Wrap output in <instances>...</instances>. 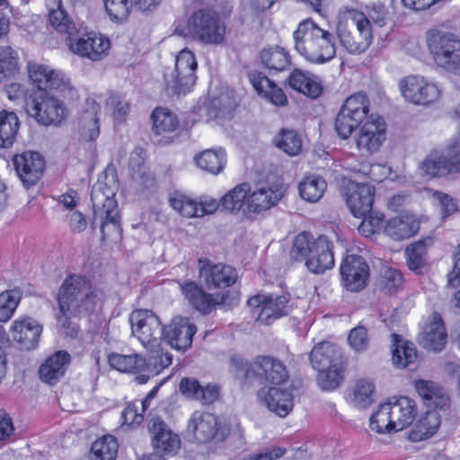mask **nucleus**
Returning a JSON list of instances; mask_svg holds the SVG:
<instances>
[{
    "mask_svg": "<svg viewBox=\"0 0 460 460\" xmlns=\"http://www.w3.org/2000/svg\"><path fill=\"white\" fill-rule=\"evenodd\" d=\"M295 49L312 64H325L336 55L334 35L322 29L313 19H305L293 32Z\"/></svg>",
    "mask_w": 460,
    "mask_h": 460,
    "instance_id": "obj_1",
    "label": "nucleus"
},
{
    "mask_svg": "<svg viewBox=\"0 0 460 460\" xmlns=\"http://www.w3.org/2000/svg\"><path fill=\"white\" fill-rule=\"evenodd\" d=\"M118 189L117 176L114 173L106 172L98 179L92 190L93 226H100L102 238L111 235L119 236L120 234L117 201L115 200Z\"/></svg>",
    "mask_w": 460,
    "mask_h": 460,
    "instance_id": "obj_2",
    "label": "nucleus"
},
{
    "mask_svg": "<svg viewBox=\"0 0 460 460\" xmlns=\"http://www.w3.org/2000/svg\"><path fill=\"white\" fill-rule=\"evenodd\" d=\"M97 300L95 291L85 278L79 275L67 277L58 296L60 311L58 316V324L66 329L72 315L93 310Z\"/></svg>",
    "mask_w": 460,
    "mask_h": 460,
    "instance_id": "obj_3",
    "label": "nucleus"
},
{
    "mask_svg": "<svg viewBox=\"0 0 460 460\" xmlns=\"http://www.w3.org/2000/svg\"><path fill=\"white\" fill-rule=\"evenodd\" d=\"M290 256L297 261H304L309 271L320 274L334 265L332 243L326 235L317 238L306 231L299 233L293 241Z\"/></svg>",
    "mask_w": 460,
    "mask_h": 460,
    "instance_id": "obj_4",
    "label": "nucleus"
},
{
    "mask_svg": "<svg viewBox=\"0 0 460 460\" xmlns=\"http://www.w3.org/2000/svg\"><path fill=\"white\" fill-rule=\"evenodd\" d=\"M175 32L205 45H222L226 41V25L218 13L211 9H199L187 20L183 28Z\"/></svg>",
    "mask_w": 460,
    "mask_h": 460,
    "instance_id": "obj_5",
    "label": "nucleus"
},
{
    "mask_svg": "<svg viewBox=\"0 0 460 460\" xmlns=\"http://www.w3.org/2000/svg\"><path fill=\"white\" fill-rule=\"evenodd\" d=\"M336 33L341 46L353 55L364 53L373 41L369 19L356 9L343 13Z\"/></svg>",
    "mask_w": 460,
    "mask_h": 460,
    "instance_id": "obj_6",
    "label": "nucleus"
},
{
    "mask_svg": "<svg viewBox=\"0 0 460 460\" xmlns=\"http://www.w3.org/2000/svg\"><path fill=\"white\" fill-rule=\"evenodd\" d=\"M428 49L441 69L460 75V39L450 31L430 30L427 32Z\"/></svg>",
    "mask_w": 460,
    "mask_h": 460,
    "instance_id": "obj_7",
    "label": "nucleus"
},
{
    "mask_svg": "<svg viewBox=\"0 0 460 460\" xmlns=\"http://www.w3.org/2000/svg\"><path fill=\"white\" fill-rule=\"evenodd\" d=\"M128 321L131 335L147 350H155L162 345L164 327L154 312L146 309L134 310Z\"/></svg>",
    "mask_w": 460,
    "mask_h": 460,
    "instance_id": "obj_8",
    "label": "nucleus"
},
{
    "mask_svg": "<svg viewBox=\"0 0 460 460\" xmlns=\"http://www.w3.org/2000/svg\"><path fill=\"white\" fill-rule=\"evenodd\" d=\"M369 105L363 93H354L345 100L335 120L336 131L341 138H349L358 125L367 119Z\"/></svg>",
    "mask_w": 460,
    "mask_h": 460,
    "instance_id": "obj_9",
    "label": "nucleus"
},
{
    "mask_svg": "<svg viewBox=\"0 0 460 460\" xmlns=\"http://www.w3.org/2000/svg\"><path fill=\"white\" fill-rule=\"evenodd\" d=\"M402 97L410 103L429 106L438 102L442 95L441 85L421 75H409L399 83Z\"/></svg>",
    "mask_w": 460,
    "mask_h": 460,
    "instance_id": "obj_10",
    "label": "nucleus"
},
{
    "mask_svg": "<svg viewBox=\"0 0 460 460\" xmlns=\"http://www.w3.org/2000/svg\"><path fill=\"white\" fill-rule=\"evenodd\" d=\"M198 63L195 55L188 49H183L175 57L174 70L164 74L167 89L173 93H186L195 84Z\"/></svg>",
    "mask_w": 460,
    "mask_h": 460,
    "instance_id": "obj_11",
    "label": "nucleus"
},
{
    "mask_svg": "<svg viewBox=\"0 0 460 460\" xmlns=\"http://www.w3.org/2000/svg\"><path fill=\"white\" fill-rule=\"evenodd\" d=\"M248 305L258 309L257 321L264 324H270L276 319L287 315L291 310L288 298L284 295L259 294L250 298Z\"/></svg>",
    "mask_w": 460,
    "mask_h": 460,
    "instance_id": "obj_12",
    "label": "nucleus"
},
{
    "mask_svg": "<svg viewBox=\"0 0 460 460\" xmlns=\"http://www.w3.org/2000/svg\"><path fill=\"white\" fill-rule=\"evenodd\" d=\"M386 138V124L383 117L370 114L356 136L358 149L374 154L380 149Z\"/></svg>",
    "mask_w": 460,
    "mask_h": 460,
    "instance_id": "obj_13",
    "label": "nucleus"
},
{
    "mask_svg": "<svg viewBox=\"0 0 460 460\" xmlns=\"http://www.w3.org/2000/svg\"><path fill=\"white\" fill-rule=\"evenodd\" d=\"M187 432L199 443L225 438L218 418L215 414L206 411H196L191 414L188 422Z\"/></svg>",
    "mask_w": 460,
    "mask_h": 460,
    "instance_id": "obj_14",
    "label": "nucleus"
},
{
    "mask_svg": "<svg viewBox=\"0 0 460 460\" xmlns=\"http://www.w3.org/2000/svg\"><path fill=\"white\" fill-rule=\"evenodd\" d=\"M30 114L44 126H60L66 119L68 111L61 101L44 95L34 101Z\"/></svg>",
    "mask_w": 460,
    "mask_h": 460,
    "instance_id": "obj_15",
    "label": "nucleus"
},
{
    "mask_svg": "<svg viewBox=\"0 0 460 460\" xmlns=\"http://www.w3.org/2000/svg\"><path fill=\"white\" fill-rule=\"evenodd\" d=\"M340 272L344 287L352 292L363 289L369 278V266L358 255H347L340 267Z\"/></svg>",
    "mask_w": 460,
    "mask_h": 460,
    "instance_id": "obj_16",
    "label": "nucleus"
},
{
    "mask_svg": "<svg viewBox=\"0 0 460 460\" xmlns=\"http://www.w3.org/2000/svg\"><path fill=\"white\" fill-rule=\"evenodd\" d=\"M13 162L17 175L26 188L35 185L43 175L45 160L37 152H24L16 155Z\"/></svg>",
    "mask_w": 460,
    "mask_h": 460,
    "instance_id": "obj_17",
    "label": "nucleus"
},
{
    "mask_svg": "<svg viewBox=\"0 0 460 460\" xmlns=\"http://www.w3.org/2000/svg\"><path fill=\"white\" fill-rule=\"evenodd\" d=\"M374 194L375 188L370 184H348L345 192L346 203L354 217L360 218L371 213Z\"/></svg>",
    "mask_w": 460,
    "mask_h": 460,
    "instance_id": "obj_18",
    "label": "nucleus"
},
{
    "mask_svg": "<svg viewBox=\"0 0 460 460\" xmlns=\"http://www.w3.org/2000/svg\"><path fill=\"white\" fill-rule=\"evenodd\" d=\"M10 332L21 349L31 350L38 346L42 326L35 319L22 316L13 322Z\"/></svg>",
    "mask_w": 460,
    "mask_h": 460,
    "instance_id": "obj_19",
    "label": "nucleus"
},
{
    "mask_svg": "<svg viewBox=\"0 0 460 460\" xmlns=\"http://www.w3.org/2000/svg\"><path fill=\"white\" fill-rule=\"evenodd\" d=\"M259 400L279 417H286L293 409L294 395L290 388L263 387L258 392Z\"/></svg>",
    "mask_w": 460,
    "mask_h": 460,
    "instance_id": "obj_20",
    "label": "nucleus"
},
{
    "mask_svg": "<svg viewBox=\"0 0 460 460\" xmlns=\"http://www.w3.org/2000/svg\"><path fill=\"white\" fill-rule=\"evenodd\" d=\"M171 207L179 214L186 217H201L216 212L220 205V200L205 197L199 202L182 194H176L170 199Z\"/></svg>",
    "mask_w": 460,
    "mask_h": 460,
    "instance_id": "obj_21",
    "label": "nucleus"
},
{
    "mask_svg": "<svg viewBox=\"0 0 460 460\" xmlns=\"http://www.w3.org/2000/svg\"><path fill=\"white\" fill-rule=\"evenodd\" d=\"M447 341V334L441 316L434 313L424 323L421 332L419 334L420 344L432 351H440Z\"/></svg>",
    "mask_w": 460,
    "mask_h": 460,
    "instance_id": "obj_22",
    "label": "nucleus"
},
{
    "mask_svg": "<svg viewBox=\"0 0 460 460\" xmlns=\"http://www.w3.org/2000/svg\"><path fill=\"white\" fill-rule=\"evenodd\" d=\"M195 332L196 327L188 318L175 317L164 327V339L172 348L185 350L191 345Z\"/></svg>",
    "mask_w": 460,
    "mask_h": 460,
    "instance_id": "obj_23",
    "label": "nucleus"
},
{
    "mask_svg": "<svg viewBox=\"0 0 460 460\" xmlns=\"http://www.w3.org/2000/svg\"><path fill=\"white\" fill-rule=\"evenodd\" d=\"M282 196L283 193L279 189L267 185L256 187L253 190L250 189L244 214L251 215L264 212L274 207Z\"/></svg>",
    "mask_w": 460,
    "mask_h": 460,
    "instance_id": "obj_24",
    "label": "nucleus"
},
{
    "mask_svg": "<svg viewBox=\"0 0 460 460\" xmlns=\"http://www.w3.org/2000/svg\"><path fill=\"white\" fill-rule=\"evenodd\" d=\"M70 49L77 55L92 60H99L107 54L110 41L101 34L90 32L78 38L75 42H71Z\"/></svg>",
    "mask_w": 460,
    "mask_h": 460,
    "instance_id": "obj_25",
    "label": "nucleus"
},
{
    "mask_svg": "<svg viewBox=\"0 0 460 460\" xmlns=\"http://www.w3.org/2000/svg\"><path fill=\"white\" fill-rule=\"evenodd\" d=\"M101 106L93 99L85 100L78 118V131L85 141H95L100 136Z\"/></svg>",
    "mask_w": 460,
    "mask_h": 460,
    "instance_id": "obj_26",
    "label": "nucleus"
},
{
    "mask_svg": "<svg viewBox=\"0 0 460 460\" xmlns=\"http://www.w3.org/2000/svg\"><path fill=\"white\" fill-rule=\"evenodd\" d=\"M200 279L208 288H226L235 283L236 270L229 265L206 262L199 269Z\"/></svg>",
    "mask_w": 460,
    "mask_h": 460,
    "instance_id": "obj_27",
    "label": "nucleus"
},
{
    "mask_svg": "<svg viewBox=\"0 0 460 460\" xmlns=\"http://www.w3.org/2000/svg\"><path fill=\"white\" fill-rule=\"evenodd\" d=\"M252 369L260 378L276 385H282L288 378L284 364L269 356L256 358L252 364Z\"/></svg>",
    "mask_w": 460,
    "mask_h": 460,
    "instance_id": "obj_28",
    "label": "nucleus"
},
{
    "mask_svg": "<svg viewBox=\"0 0 460 460\" xmlns=\"http://www.w3.org/2000/svg\"><path fill=\"white\" fill-rule=\"evenodd\" d=\"M148 429L152 434L153 446L156 449L174 454L180 448L181 441L178 435L173 433L161 418L153 417L149 420Z\"/></svg>",
    "mask_w": 460,
    "mask_h": 460,
    "instance_id": "obj_29",
    "label": "nucleus"
},
{
    "mask_svg": "<svg viewBox=\"0 0 460 460\" xmlns=\"http://www.w3.org/2000/svg\"><path fill=\"white\" fill-rule=\"evenodd\" d=\"M419 228L420 222L416 217L405 212L390 218L385 226V233L392 239L400 241L413 236Z\"/></svg>",
    "mask_w": 460,
    "mask_h": 460,
    "instance_id": "obj_30",
    "label": "nucleus"
},
{
    "mask_svg": "<svg viewBox=\"0 0 460 460\" xmlns=\"http://www.w3.org/2000/svg\"><path fill=\"white\" fill-rule=\"evenodd\" d=\"M389 411H391L394 432L401 431L410 426L416 415L417 408L413 400L402 396L389 400Z\"/></svg>",
    "mask_w": 460,
    "mask_h": 460,
    "instance_id": "obj_31",
    "label": "nucleus"
},
{
    "mask_svg": "<svg viewBox=\"0 0 460 460\" xmlns=\"http://www.w3.org/2000/svg\"><path fill=\"white\" fill-rule=\"evenodd\" d=\"M71 357L65 350H59L48 358L39 369L40 380L54 385L65 375Z\"/></svg>",
    "mask_w": 460,
    "mask_h": 460,
    "instance_id": "obj_32",
    "label": "nucleus"
},
{
    "mask_svg": "<svg viewBox=\"0 0 460 460\" xmlns=\"http://www.w3.org/2000/svg\"><path fill=\"white\" fill-rule=\"evenodd\" d=\"M249 79L258 94L269 100L276 106H285L288 98L282 89L278 87L271 80L261 72H251Z\"/></svg>",
    "mask_w": 460,
    "mask_h": 460,
    "instance_id": "obj_33",
    "label": "nucleus"
},
{
    "mask_svg": "<svg viewBox=\"0 0 460 460\" xmlns=\"http://www.w3.org/2000/svg\"><path fill=\"white\" fill-rule=\"evenodd\" d=\"M419 169L422 174L430 178L455 173L444 148L441 151H431L420 163Z\"/></svg>",
    "mask_w": 460,
    "mask_h": 460,
    "instance_id": "obj_34",
    "label": "nucleus"
},
{
    "mask_svg": "<svg viewBox=\"0 0 460 460\" xmlns=\"http://www.w3.org/2000/svg\"><path fill=\"white\" fill-rule=\"evenodd\" d=\"M181 287L185 298L200 313L207 314L217 304V301L210 294L204 292L195 282H185Z\"/></svg>",
    "mask_w": 460,
    "mask_h": 460,
    "instance_id": "obj_35",
    "label": "nucleus"
},
{
    "mask_svg": "<svg viewBox=\"0 0 460 460\" xmlns=\"http://www.w3.org/2000/svg\"><path fill=\"white\" fill-rule=\"evenodd\" d=\"M309 358L313 367L317 370L332 367L333 363H341V352L333 344L327 341L314 346Z\"/></svg>",
    "mask_w": 460,
    "mask_h": 460,
    "instance_id": "obj_36",
    "label": "nucleus"
},
{
    "mask_svg": "<svg viewBox=\"0 0 460 460\" xmlns=\"http://www.w3.org/2000/svg\"><path fill=\"white\" fill-rule=\"evenodd\" d=\"M288 84L293 89L310 98H317L323 90L316 76L298 69L290 74Z\"/></svg>",
    "mask_w": 460,
    "mask_h": 460,
    "instance_id": "obj_37",
    "label": "nucleus"
},
{
    "mask_svg": "<svg viewBox=\"0 0 460 460\" xmlns=\"http://www.w3.org/2000/svg\"><path fill=\"white\" fill-rule=\"evenodd\" d=\"M415 389L428 407L443 409L448 403V397L443 389L432 381L418 380Z\"/></svg>",
    "mask_w": 460,
    "mask_h": 460,
    "instance_id": "obj_38",
    "label": "nucleus"
},
{
    "mask_svg": "<svg viewBox=\"0 0 460 460\" xmlns=\"http://www.w3.org/2000/svg\"><path fill=\"white\" fill-rule=\"evenodd\" d=\"M392 360L395 367L405 368L414 363L417 350L413 343L402 339L398 334H392Z\"/></svg>",
    "mask_w": 460,
    "mask_h": 460,
    "instance_id": "obj_39",
    "label": "nucleus"
},
{
    "mask_svg": "<svg viewBox=\"0 0 460 460\" xmlns=\"http://www.w3.org/2000/svg\"><path fill=\"white\" fill-rule=\"evenodd\" d=\"M250 185L241 183L228 190L221 199L220 205L224 211L236 214L241 210L244 213Z\"/></svg>",
    "mask_w": 460,
    "mask_h": 460,
    "instance_id": "obj_40",
    "label": "nucleus"
},
{
    "mask_svg": "<svg viewBox=\"0 0 460 460\" xmlns=\"http://www.w3.org/2000/svg\"><path fill=\"white\" fill-rule=\"evenodd\" d=\"M20 122L13 111H0V147L9 148L16 140Z\"/></svg>",
    "mask_w": 460,
    "mask_h": 460,
    "instance_id": "obj_41",
    "label": "nucleus"
},
{
    "mask_svg": "<svg viewBox=\"0 0 460 460\" xmlns=\"http://www.w3.org/2000/svg\"><path fill=\"white\" fill-rule=\"evenodd\" d=\"M226 152L223 148L207 149L195 157L196 164L212 174H218L226 163Z\"/></svg>",
    "mask_w": 460,
    "mask_h": 460,
    "instance_id": "obj_42",
    "label": "nucleus"
},
{
    "mask_svg": "<svg viewBox=\"0 0 460 460\" xmlns=\"http://www.w3.org/2000/svg\"><path fill=\"white\" fill-rule=\"evenodd\" d=\"M110 366L123 373H138L145 370L146 358L139 354L123 355L111 353L109 356Z\"/></svg>",
    "mask_w": 460,
    "mask_h": 460,
    "instance_id": "obj_43",
    "label": "nucleus"
},
{
    "mask_svg": "<svg viewBox=\"0 0 460 460\" xmlns=\"http://www.w3.org/2000/svg\"><path fill=\"white\" fill-rule=\"evenodd\" d=\"M47 5L49 8L50 24L60 33L73 34L75 25L64 11L61 0H48Z\"/></svg>",
    "mask_w": 460,
    "mask_h": 460,
    "instance_id": "obj_44",
    "label": "nucleus"
},
{
    "mask_svg": "<svg viewBox=\"0 0 460 460\" xmlns=\"http://www.w3.org/2000/svg\"><path fill=\"white\" fill-rule=\"evenodd\" d=\"M440 425V416L435 411H429L414 426L411 432V438L420 441L431 437Z\"/></svg>",
    "mask_w": 460,
    "mask_h": 460,
    "instance_id": "obj_45",
    "label": "nucleus"
},
{
    "mask_svg": "<svg viewBox=\"0 0 460 460\" xmlns=\"http://www.w3.org/2000/svg\"><path fill=\"white\" fill-rule=\"evenodd\" d=\"M326 181L318 175L305 177L299 184V193L302 199L309 202L318 201L326 190Z\"/></svg>",
    "mask_w": 460,
    "mask_h": 460,
    "instance_id": "obj_46",
    "label": "nucleus"
},
{
    "mask_svg": "<svg viewBox=\"0 0 460 460\" xmlns=\"http://www.w3.org/2000/svg\"><path fill=\"white\" fill-rule=\"evenodd\" d=\"M262 64L270 70H285L290 63L288 53L281 47H269L261 53Z\"/></svg>",
    "mask_w": 460,
    "mask_h": 460,
    "instance_id": "obj_47",
    "label": "nucleus"
},
{
    "mask_svg": "<svg viewBox=\"0 0 460 460\" xmlns=\"http://www.w3.org/2000/svg\"><path fill=\"white\" fill-rule=\"evenodd\" d=\"M117 439L111 435L97 439L91 447L92 460H115L118 453Z\"/></svg>",
    "mask_w": 460,
    "mask_h": 460,
    "instance_id": "obj_48",
    "label": "nucleus"
},
{
    "mask_svg": "<svg viewBox=\"0 0 460 460\" xmlns=\"http://www.w3.org/2000/svg\"><path fill=\"white\" fill-rule=\"evenodd\" d=\"M370 429L379 434L394 432L393 419L388 401L380 403L370 417Z\"/></svg>",
    "mask_w": 460,
    "mask_h": 460,
    "instance_id": "obj_49",
    "label": "nucleus"
},
{
    "mask_svg": "<svg viewBox=\"0 0 460 460\" xmlns=\"http://www.w3.org/2000/svg\"><path fill=\"white\" fill-rule=\"evenodd\" d=\"M275 145L288 155L295 156L302 151L303 140L295 130L283 129L276 137Z\"/></svg>",
    "mask_w": 460,
    "mask_h": 460,
    "instance_id": "obj_50",
    "label": "nucleus"
},
{
    "mask_svg": "<svg viewBox=\"0 0 460 460\" xmlns=\"http://www.w3.org/2000/svg\"><path fill=\"white\" fill-rule=\"evenodd\" d=\"M154 130L157 135L172 132L178 127L179 121L176 116L164 108H157L152 113Z\"/></svg>",
    "mask_w": 460,
    "mask_h": 460,
    "instance_id": "obj_51",
    "label": "nucleus"
},
{
    "mask_svg": "<svg viewBox=\"0 0 460 460\" xmlns=\"http://www.w3.org/2000/svg\"><path fill=\"white\" fill-rule=\"evenodd\" d=\"M317 381L323 390H333L342 382L343 368L341 364L333 363L332 367L318 370Z\"/></svg>",
    "mask_w": 460,
    "mask_h": 460,
    "instance_id": "obj_52",
    "label": "nucleus"
},
{
    "mask_svg": "<svg viewBox=\"0 0 460 460\" xmlns=\"http://www.w3.org/2000/svg\"><path fill=\"white\" fill-rule=\"evenodd\" d=\"M433 243V239L428 237L411 243L406 248L405 254L407 264L411 270H417L423 265V258L426 253V247Z\"/></svg>",
    "mask_w": 460,
    "mask_h": 460,
    "instance_id": "obj_53",
    "label": "nucleus"
},
{
    "mask_svg": "<svg viewBox=\"0 0 460 460\" xmlns=\"http://www.w3.org/2000/svg\"><path fill=\"white\" fill-rule=\"evenodd\" d=\"M19 58L15 50L6 48L0 50V82L19 73Z\"/></svg>",
    "mask_w": 460,
    "mask_h": 460,
    "instance_id": "obj_54",
    "label": "nucleus"
},
{
    "mask_svg": "<svg viewBox=\"0 0 460 460\" xmlns=\"http://www.w3.org/2000/svg\"><path fill=\"white\" fill-rule=\"evenodd\" d=\"M153 354L149 358H146L145 370L150 375H158L164 368L167 367L172 364V356L166 351H164L162 345L155 349V350H150Z\"/></svg>",
    "mask_w": 460,
    "mask_h": 460,
    "instance_id": "obj_55",
    "label": "nucleus"
},
{
    "mask_svg": "<svg viewBox=\"0 0 460 460\" xmlns=\"http://www.w3.org/2000/svg\"><path fill=\"white\" fill-rule=\"evenodd\" d=\"M48 89L55 90L68 98L76 97V91L71 84L70 79L61 70H51Z\"/></svg>",
    "mask_w": 460,
    "mask_h": 460,
    "instance_id": "obj_56",
    "label": "nucleus"
},
{
    "mask_svg": "<svg viewBox=\"0 0 460 460\" xmlns=\"http://www.w3.org/2000/svg\"><path fill=\"white\" fill-rule=\"evenodd\" d=\"M375 385L369 380H359L354 388L352 401L355 406L366 408L374 401Z\"/></svg>",
    "mask_w": 460,
    "mask_h": 460,
    "instance_id": "obj_57",
    "label": "nucleus"
},
{
    "mask_svg": "<svg viewBox=\"0 0 460 460\" xmlns=\"http://www.w3.org/2000/svg\"><path fill=\"white\" fill-rule=\"evenodd\" d=\"M21 299L20 291L13 289L0 293V322L5 323L13 316Z\"/></svg>",
    "mask_w": 460,
    "mask_h": 460,
    "instance_id": "obj_58",
    "label": "nucleus"
},
{
    "mask_svg": "<svg viewBox=\"0 0 460 460\" xmlns=\"http://www.w3.org/2000/svg\"><path fill=\"white\" fill-rule=\"evenodd\" d=\"M107 14L111 21H125L133 6L132 0H103Z\"/></svg>",
    "mask_w": 460,
    "mask_h": 460,
    "instance_id": "obj_59",
    "label": "nucleus"
},
{
    "mask_svg": "<svg viewBox=\"0 0 460 460\" xmlns=\"http://www.w3.org/2000/svg\"><path fill=\"white\" fill-rule=\"evenodd\" d=\"M27 69L30 81L32 84L39 90H47L52 68L47 65L29 62Z\"/></svg>",
    "mask_w": 460,
    "mask_h": 460,
    "instance_id": "obj_60",
    "label": "nucleus"
},
{
    "mask_svg": "<svg viewBox=\"0 0 460 460\" xmlns=\"http://www.w3.org/2000/svg\"><path fill=\"white\" fill-rule=\"evenodd\" d=\"M106 109L111 111L116 123L124 121L130 111L129 103L117 94H111L106 101Z\"/></svg>",
    "mask_w": 460,
    "mask_h": 460,
    "instance_id": "obj_61",
    "label": "nucleus"
},
{
    "mask_svg": "<svg viewBox=\"0 0 460 460\" xmlns=\"http://www.w3.org/2000/svg\"><path fill=\"white\" fill-rule=\"evenodd\" d=\"M146 410L143 409L142 402L138 400L128 402L121 412L122 424L139 425L144 420Z\"/></svg>",
    "mask_w": 460,
    "mask_h": 460,
    "instance_id": "obj_62",
    "label": "nucleus"
},
{
    "mask_svg": "<svg viewBox=\"0 0 460 460\" xmlns=\"http://www.w3.org/2000/svg\"><path fill=\"white\" fill-rule=\"evenodd\" d=\"M402 284V276L400 271L386 268L383 270L380 285L385 293L393 294L401 288Z\"/></svg>",
    "mask_w": 460,
    "mask_h": 460,
    "instance_id": "obj_63",
    "label": "nucleus"
},
{
    "mask_svg": "<svg viewBox=\"0 0 460 460\" xmlns=\"http://www.w3.org/2000/svg\"><path fill=\"white\" fill-rule=\"evenodd\" d=\"M455 173L460 172V136L451 138L444 146Z\"/></svg>",
    "mask_w": 460,
    "mask_h": 460,
    "instance_id": "obj_64",
    "label": "nucleus"
}]
</instances>
